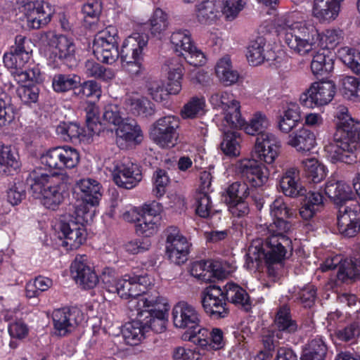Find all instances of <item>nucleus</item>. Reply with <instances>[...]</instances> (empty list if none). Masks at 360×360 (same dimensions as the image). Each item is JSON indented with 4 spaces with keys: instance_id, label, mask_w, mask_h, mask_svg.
I'll return each instance as SVG.
<instances>
[{
    "instance_id": "a19ab883",
    "label": "nucleus",
    "mask_w": 360,
    "mask_h": 360,
    "mask_svg": "<svg viewBox=\"0 0 360 360\" xmlns=\"http://www.w3.org/2000/svg\"><path fill=\"white\" fill-rule=\"evenodd\" d=\"M266 47L265 39L258 37L250 42L247 48L246 57L250 65L257 66L262 63L264 60H271L274 58V53L268 51Z\"/></svg>"
},
{
    "instance_id": "aec40b11",
    "label": "nucleus",
    "mask_w": 360,
    "mask_h": 360,
    "mask_svg": "<svg viewBox=\"0 0 360 360\" xmlns=\"http://www.w3.org/2000/svg\"><path fill=\"white\" fill-rule=\"evenodd\" d=\"M182 339L192 342L207 350H217L224 345L223 332L221 329L214 328L210 331L207 328L200 326V324L193 330L184 332Z\"/></svg>"
},
{
    "instance_id": "bb28decb",
    "label": "nucleus",
    "mask_w": 360,
    "mask_h": 360,
    "mask_svg": "<svg viewBox=\"0 0 360 360\" xmlns=\"http://www.w3.org/2000/svg\"><path fill=\"white\" fill-rule=\"evenodd\" d=\"M221 13L218 0H200L195 5V21L204 27L219 25L223 18Z\"/></svg>"
},
{
    "instance_id": "5fc2aeb1",
    "label": "nucleus",
    "mask_w": 360,
    "mask_h": 360,
    "mask_svg": "<svg viewBox=\"0 0 360 360\" xmlns=\"http://www.w3.org/2000/svg\"><path fill=\"white\" fill-rule=\"evenodd\" d=\"M311 55L313 56L311 69L314 75H321L333 70V59L325 53V50L319 49Z\"/></svg>"
},
{
    "instance_id": "c03bdc74",
    "label": "nucleus",
    "mask_w": 360,
    "mask_h": 360,
    "mask_svg": "<svg viewBox=\"0 0 360 360\" xmlns=\"http://www.w3.org/2000/svg\"><path fill=\"white\" fill-rule=\"evenodd\" d=\"M226 299L230 302L240 307L245 311L251 308V301L247 292L238 284L229 282L224 287Z\"/></svg>"
},
{
    "instance_id": "0eeeda50",
    "label": "nucleus",
    "mask_w": 360,
    "mask_h": 360,
    "mask_svg": "<svg viewBox=\"0 0 360 360\" xmlns=\"http://www.w3.org/2000/svg\"><path fill=\"white\" fill-rule=\"evenodd\" d=\"M33 181L31 186L33 196L47 209L57 210L68 195V186L58 176L34 172Z\"/></svg>"
},
{
    "instance_id": "f257e3e1",
    "label": "nucleus",
    "mask_w": 360,
    "mask_h": 360,
    "mask_svg": "<svg viewBox=\"0 0 360 360\" xmlns=\"http://www.w3.org/2000/svg\"><path fill=\"white\" fill-rule=\"evenodd\" d=\"M275 29L289 51L304 57L316 50L334 49L343 39L342 31L330 27L320 30L317 25L300 11L286 13L276 18Z\"/></svg>"
},
{
    "instance_id": "ddd939ff",
    "label": "nucleus",
    "mask_w": 360,
    "mask_h": 360,
    "mask_svg": "<svg viewBox=\"0 0 360 360\" xmlns=\"http://www.w3.org/2000/svg\"><path fill=\"white\" fill-rule=\"evenodd\" d=\"M336 87L332 81L314 82L300 96V103L305 108L314 109L328 105L334 98Z\"/></svg>"
},
{
    "instance_id": "09e8293b",
    "label": "nucleus",
    "mask_w": 360,
    "mask_h": 360,
    "mask_svg": "<svg viewBox=\"0 0 360 360\" xmlns=\"http://www.w3.org/2000/svg\"><path fill=\"white\" fill-rule=\"evenodd\" d=\"M146 330L137 314L136 319L127 323L122 330V335L125 342L129 345H139L145 337Z\"/></svg>"
},
{
    "instance_id": "e2e57ef3",
    "label": "nucleus",
    "mask_w": 360,
    "mask_h": 360,
    "mask_svg": "<svg viewBox=\"0 0 360 360\" xmlns=\"http://www.w3.org/2000/svg\"><path fill=\"white\" fill-rule=\"evenodd\" d=\"M96 206L82 200L76 205L75 211L69 219H72L75 223H79L84 226L85 224L93 220L96 214Z\"/></svg>"
},
{
    "instance_id": "774afa93",
    "label": "nucleus",
    "mask_w": 360,
    "mask_h": 360,
    "mask_svg": "<svg viewBox=\"0 0 360 360\" xmlns=\"http://www.w3.org/2000/svg\"><path fill=\"white\" fill-rule=\"evenodd\" d=\"M337 276L343 281L347 278L353 279L360 276V258L354 260L345 259L339 266Z\"/></svg>"
},
{
    "instance_id": "79ce46f5",
    "label": "nucleus",
    "mask_w": 360,
    "mask_h": 360,
    "mask_svg": "<svg viewBox=\"0 0 360 360\" xmlns=\"http://www.w3.org/2000/svg\"><path fill=\"white\" fill-rule=\"evenodd\" d=\"M101 184L90 178L80 179L76 184V189L81 193L82 200L92 205H98L101 197Z\"/></svg>"
},
{
    "instance_id": "e433bc0d",
    "label": "nucleus",
    "mask_w": 360,
    "mask_h": 360,
    "mask_svg": "<svg viewBox=\"0 0 360 360\" xmlns=\"http://www.w3.org/2000/svg\"><path fill=\"white\" fill-rule=\"evenodd\" d=\"M126 110L133 115L146 117L153 112L150 102L139 93L133 91L126 96Z\"/></svg>"
},
{
    "instance_id": "72a5a7b5",
    "label": "nucleus",
    "mask_w": 360,
    "mask_h": 360,
    "mask_svg": "<svg viewBox=\"0 0 360 360\" xmlns=\"http://www.w3.org/2000/svg\"><path fill=\"white\" fill-rule=\"evenodd\" d=\"M316 144L314 132L305 127H301L289 134L287 140V145L300 153L309 152Z\"/></svg>"
},
{
    "instance_id": "393cba45",
    "label": "nucleus",
    "mask_w": 360,
    "mask_h": 360,
    "mask_svg": "<svg viewBox=\"0 0 360 360\" xmlns=\"http://www.w3.org/2000/svg\"><path fill=\"white\" fill-rule=\"evenodd\" d=\"M236 171L252 186L264 185L269 176L268 168L254 159H243L235 165Z\"/></svg>"
},
{
    "instance_id": "37998d69",
    "label": "nucleus",
    "mask_w": 360,
    "mask_h": 360,
    "mask_svg": "<svg viewBox=\"0 0 360 360\" xmlns=\"http://www.w3.org/2000/svg\"><path fill=\"white\" fill-rule=\"evenodd\" d=\"M324 191L326 195L336 204L350 200L353 195L350 186L342 181H328L325 185Z\"/></svg>"
},
{
    "instance_id": "dca6fc26",
    "label": "nucleus",
    "mask_w": 360,
    "mask_h": 360,
    "mask_svg": "<svg viewBox=\"0 0 360 360\" xmlns=\"http://www.w3.org/2000/svg\"><path fill=\"white\" fill-rule=\"evenodd\" d=\"M18 14H22L30 28L39 29L46 25L53 13L51 6L43 1L22 2L18 6Z\"/></svg>"
},
{
    "instance_id": "4c0bfd02",
    "label": "nucleus",
    "mask_w": 360,
    "mask_h": 360,
    "mask_svg": "<svg viewBox=\"0 0 360 360\" xmlns=\"http://www.w3.org/2000/svg\"><path fill=\"white\" fill-rule=\"evenodd\" d=\"M323 207V196L318 191L309 192L299 210V214L304 220L311 219Z\"/></svg>"
},
{
    "instance_id": "de8ad7c7",
    "label": "nucleus",
    "mask_w": 360,
    "mask_h": 360,
    "mask_svg": "<svg viewBox=\"0 0 360 360\" xmlns=\"http://www.w3.org/2000/svg\"><path fill=\"white\" fill-rule=\"evenodd\" d=\"M300 121V108L296 103L288 104L278 120L279 129L285 134L295 129Z\"/></svg>"
},
{
    "instance_id": "3c124183",
    "label": "nucleus",
    "mask_w": 360,
    "mask_h": 360,
    "mask_svg": "<svg viewBox=\"0 0 360 360\" xmlns=\"http://www.w3.org/2000/svg\"><path fill=\"white\" fill-rule=\"evenodd\" d=\"M269 126V121L266 115L261 112H256L248 122L244 119V124L236 129H243L249 135L255 136L260 134Z\"/></svg>"
},
{
    "instance_id": "2eb2a0df",
    "label": "nucleus",
    "mask_w": 360,
    "mask_h": 360,
    "mask_svg": "<svg viewBox=\"0 0 360 360\" xmlns=\"http://www.w3.org/2000/svg\"><path fill=\"white\" fill-rule=\"evenodd\" d=\"M179 120L174 115L158 119L151 127L150 136L161 148H172L178 142Z\"/></svg>"
},
{
    "instance_id": "a211bd4d",
    "label": "nucleus",
    "mask_w": 360,
    "mask_h": 360,
    "mask_svg": "<svg viewBox=\"0 0 360 360\" xmlns=\"http://www.w3.org/2000/svg\"><path fill=\"white\" fill-rule=\"evenodd\" d=\"M163 207L161 203L153 201L141 207V214L136 225V231L143 237L155 235L160 226Z\"/></svg>"
},
{
    "instance_id": "8fccbe9b",
    "label": "nucleus",
    "mask_w": 360,
    "mask_h": 360,
    "mask_svg": "<svg viewBox=\"0 0 360 360\" xmlns=\"http://www.w3.org/2000/svg\"><path fill=\"white\" fill-rule=\"evenodd\" d=\"M148 25L151 34L160 38L169 27L168 14L162 8H156L148 20Z\"/></svg>"
},
{
    "instance_id": "864d4df0",
    "label": "nucleus",
    "mask_w": 360,
    "mask_h": 360,
    "mask_svg": "<svg viewBox=\"0 0 360 360\" xmlns=\"http://www.w3.org/2000/svg\"><path fill=\"white\" fill-rule=\"evenodd\" d=\"M327 347L321 338L311 340L305 346L301 360H324Z\"/></svg>"
},
{
    "instance_id": "39448f33",
    "label": "nucleus",
    "mask_w": 360,
    "mask_h": 360,
    "mask_svg": "<svg viewBox=\"0 0 360 360\" xmlns=\"http://www.w3.org/2000/svg\"><path fill=\"white\" fill-rule=\"evenodd\" d=\"M135 307L137 317L146 332L151 330L155 333H162L165 330L170 309L165 297L147 294L136 301H131L130 307Z\"/></svg>"
},
{
    "instance_id": "6ab92c4d",
    "label": "nucleus",
    "mask_w": 360,
    "mask_h": 360,
    "mask_svg": "<svg viewBox=\"0 0 360 360\" xmlns=\"http://www.w3.org/2000/svg\"><path fill=\"white\" fill-rule=\"evenodd\" d=\"M112 176L117 186L127 189L133 188L142 179L140 167L127 158L114 162Z\"/></svg>"
},
{
    "instance_id": "9d476101",
    "label": "nucleus",
    "mask_w": 360,
    "mask_h": 360,
    "mask_svg": "<svg viewBox=\"0 0 360 360\" xmlns=\"http://www.w3.org/2000/svg\"><path fill=\"white\" fill-rule=\"evenodd\" d=\"M46 38L47 44L43 53L52 67H56L58 61L68 62L75 58L76 48L72 39L53 32H47Z\"/></svg>"
},
{
    "instance_id": "338daca9",
    "label": "nucleus",
    "mask_w": 360,
    "mask_h": 360,
    "mask_svg": "<svg viewBox=\"0 0 360 360\" xmlns=\"http://www.w3.org/2000/svg\"><path fill=\"white\" fill-rule=\"evenodd\" d=\"M211 283L223 280L231 275L236 269L233 263L223 261H212L210 263Z\"/></svg>"
},
{
    "instance_id": "c756f323",
    "label": "nucleus",
    "mask_w": 360,
    "mask_h": 360,
    "mask_svg": "<svg viewBox=\"0 0 360 360\" xmlns=\"http://www.w3.org/2000/svg\"><path fill=\"white\" fill-rule=\"evenodd\" d=\"M344 1L312 0L311 15L320 23H330L338 18Z\"/></svg>"
},
{
    "instance_id": "cd10ccee",
    "label": "nucleus",
    "mask_w": 360,
    "mask_h": 360,
    "mask_svg": "<svg viewBox=\"0 0 360 360\" xmlns=\"http://www.w3.org/2000/svg\"><path fill=\"white\" fill-rule=\"evenodd\" d=\"M70 273L77 283L84 288H94L98 282V278L90 266L87 257L77 255L70 266Z\"/></svg>"
},
{
    "instance_id": "6e6d98bb",
    "label": "nucleus",
    "mask_w": 360,
    "mask_h": 360,
    "mask_svg": "<svg viewBox=\"0 0 360 360\" xmlns=\"http://www.w3.org/2000/svg\"><path fill=\"white\" fill-rule=\"evenodd\" d=\"M84 72L89 77H94L103 82H110L115 77L113 70L106 68L93 60H87L85 63Z\"/></svg>"
},
{
    "instance_id": "b1692460",
    "label": "nucleus",
    "mask_w": 360,
    "mask_h": 360,
    "mask_svg": "<svg viewBox=\"0 0 360 360\" xmlns=\"http://www.w3.org/2000/svg\"><path fill=\"white\" fill-rule=\"evenodd\" d=\"M270 214L273 219V223L269 226L261 225L259 231H279L281 233H290L292 224L283 219L284 217L291 218L295 214V211L289 208L284 199L278 197L270 205Z\"/></svg>"
},
{
    "instance_id": "20e7f679",
    "label": "nucleus",
    "mask_w": 360,
    "mask_h": 360,
    "mask_svg": "<svg viewBox=\"0 0 360 360\" xmlns=\"http://www.w3.org/2000/svg\"><path fill=\"white\" fill-rule=\"evenodd\" d=\"M30 45V42L25 37L17 35L14 44L4 55V64L17 83H41L44 80L39 65L31 63L32 51Z\"/></svg>"
},
{
    "instance_id": "49530a36",
    "label": "nucleus",
    "mask_w": 360,
    "mask_h": 360,
    "mask_svg": "<svg viewBox=\"0 0 360 360\" xmlns=\"http://www.w3.org/2000/svg\"><path fill=\"white\" fill-rule=\"evenodd\" d=\"M301 164L307 177L314 183H320L328 174L327 167L314 157L303 159Z\"/></svg>"
},
{
    "instance_id": "1a4fd4ad",
    "label": "nucleus",
    "mask_w": 360,
    "mask_h": 360,
    "mask_svg": "<svg viewBox=\"0 0 360 360\" xmlns=\"http://www.w3.org/2000/svg\"><path fill=\"white\" fill-rule=\"evenodd\" d=\"M209 102L214 109L221 111L224 127H240L244 124L240 112V103L232 94L226 91H217L211 94Z\"/></svg>"
},
{
    "instance_id": "603ef678",
    "label": "nucleus",
    "mask_w": 360,
    "mask_h": 360,
    "mask_svg": "<svg viewBox=\"0 0 360 360\" xmlns=\"http://www.w3.org/2000/svg\"><path fill=\"white\" fill-rule=\"evenodd\" d=\"M359 79L354 76H342L338 82L339 91L347 100L359 101Z\"/></svg>"
},
{
    "instance_id": "412c9836",
    "label": "nucleus",
    "mask_w": 360,
    "mask_h": 360,
    "mask_svg": "<svg viewBox=\"0 0 360 360\" xmlns=\"http://www.w3.org/2000/svg\"><path fill=\"white\" fill-rule=\"evenodd\" d=\"M200 311L193 304L179 301L176 303L172 310V320L174 328L188 332L193 330L201 323Z\"/></svg>"
},
{
    "instance_id": "ea45409f",
    "label": "nucleus",
    "mask_w": 360,
    "mask_h": 360,
    "mask_svg": "<svg viewBox=\"0 0 360 360\" xmlns=\"http://www.w3.org/2000/svg\"><path fill=\"white\" fill-rule=\"evenodd\" d=\"M300 171L297 168L288 169L281 178L279 185L282 192L287 196L297 197L303 192L300 184Z\"/></svg>"
},
{
    "instance_id": "13d9d810",
    "label": "nucleus",
    "mask_w": 360,
    "mask_h": 360,
    "mask_svg": "<svg viewBox=\"0 0 360 360\" xmlns=\"http://www.w3.org/2000/svg\"><path fill=\"white\" fill-rule=\"evenodd\" d=\"M274 322L278 328V332L283 335L294 333L297 330V324L291 319L289 308L287 306L279 309Z\"/></svg>"
},
{
    "instance_id": "4be33fe9",
    "label": "nucleus",
    "mask_w": 360,
    "mask_h": 360,
    "mask_svg": "<svg viewBox=\"0 0 360 360\" xmlns=\"http://www.w3.org/2000/svg\"><path fill=\"white\" fill-rule=\"evenodd\" d=\"M281 143L273 133H262L257 136L252 154L259 161L272 165L281 153Z\"/></svg>"
},
{
    "instance_id": "6e6552de",
    "label": "nucleus",
    "mask_w": 360,
    "mask_h": 360,
    "mask_svg": "<svg viewBox=\"0 0 360 360\" xmlns=\"http://www.w3.org/2000/svg\"><path fill=\"white\" fill-rule=\"evenodd\" d=\"M146 35L134 33L125 38L119 49L122 67L130 75L138 76L143 73L142 61L144 50L148 45Z\"/></svg>"
},
{
    "instance_id": "2f4dec72",
    "label": "nucleus",
    "mask_w": 360,
    "mask_h": 360,
    "mask_svg": "<svg viewBox=\"0 0 360 360\" xmlns=\"http://www.w3.org/2000/svg\"><path fill=\"white\" fill-rule=\"evenodd\" d=\"M338 229L345 236H354L360 229V212L352 207H341L338 216Z\"/></svg>"
},
{
    "instance_id": "a18cd8bd",
    "label": "nucleus",
    "mask_w": 360,
    "mask_h": 360,
    "mask_svg": "<svg viewBox=\"0 0 360 360\" xmlns=\"http://www.w3.org/2000/svg\"><path fill=\"white\" fill-rule=\"evenodd\" d=\"M215 74L219 80L225 86L236 83L239 78L238 72L233 69L231 60L229 56H223L217 62Z\"/></svg>"
},
{
    "instance_id": "5701e85b",
    "label": "nucleus",
    "mask_w": 360,
    "mask_h": 360,
    "mask_svg": "<svg viewBox=\"0 0 360 360\" xmlns=\"http://www.w3.org/2000/svg\"><path fill=\"white\" fill-rule=\"evenodd\" d=\"M62 246L67 250L79 248L86 239V231L84 225L75 223L72 219L61 220L57 227Z\"/></svg>"
},
{
    "instance_id": "a878e982",
    "label": "nucleus",
    "mask_w": 360,
    "mask_h": 360,
    "mask_svg": "<svg viewBox=\"0 0 360 360\" xmlns=\"http://www.w3.org/2000/svg\"><path fill=\"white\" fill-rule=\"evenodd\" d=\"M205 311L215 319L224 318L229 314L224 291L217 286L207 288L202 299Z\"/></svg>"
},
{
    "instance_id": "f704fd0d",
    "label": "nucleus",
    "mask_w": 360,
    "mask_h": 360,
    "mask_svg": "<svg viewBox=\"0 0 360 360\" xmlns=\"http://www.w3.org/2000/svg\"><path fill=\"white\" fill-rule=\"evenodd\" d=\"M220 129L223 131L224 136L220 144L221 150L227 156L231 158L238 157L241 150V143L243 141L240 133L233 131L236 128L224 127L219 124Z\"/></svg>"
},
{
    "instance_id": "f8f14e48",
    "label": "nucleus",
    "mask_w": 360,
    "mask_h": 360,
    "mask_svg": "<svg viewBox=\"0 0 360 360\" xmlns=\"http://www.w3.org/2000/svg\"><path fill=\"white\" fill-rule=\"evenodd\" d=\"M170 41L174 51L184 56L190 65L202 66L206 63L205 54L195 45L188 30L174 31L170 37Z\"/></svg>"
},
{
    "instance_id": "4d7b16f0",
    "label": "nucleus",
    "mask_w": 360,
    "mask_h": 360,
    "mask_svg": "<svg viewBox=\"0 0 360 360\" xmlns=\"http://www.w3.org/2000/svg\"><path fill=\"white\" fill-rule=\"evenodd\" d=\"M18 167V155L11 147L0 145V172L11 173Z\"/></svg>"
},
{
    "instance_id": "c85d7f7f",
    "label": "nucleus",
    "mask_w": 360,
    "mask_h": 360,
    "mask_svg": "<svg viewBox=\"0 0 360 360\" xmlns=\"http://www.w3.org/2000/svg\"><path fill=\"white\" fill-rule=\"evenodd\" d=\"M82 319L79 311H70L65 309L53 312V333L56 336L64 337L75 330Z\"/></svg>"
},
{
    "instance_id": "473e14b6",
    "label": "nucleus",
    "mask_w": 360,
    "mask_h": 360,
    "mask_svg": "<svg viewBox=\"0 0 360 360\" xmlns=\"http://www.w3.org/2000/svg\"><path fill=\"white\" fill-rule=\"evenodd\" d=\"M166 66L167 92L170 95H177L182 89L184 65L178 58H172L167 61Z\"/></svg>"
},
{
    "instance_id": "9b49d317",
    "label": "nucleus",
    "mask_w": 360,
    "mask_h": 360,
    "mask_svg": "<svg viewBox=\"0 0 360 360\" xmlns=\"http://www.w3.org/2000/svg\"><path fill=\"white\" fill-rule=\"evenodd\" d=\"M118 31L114 26H108L100 31L93 43V52L98 60L112 64L119 58Z\"/></svg>"
},
{
    "instance_id": "680f3d73",
    "label": "nucleus",
    "mask_w": 360,
    "mask_h": 360,
    "mask_svg": "<svg viewBox=\"0 0 360 360\" xmlns=\"http://www.w3.org/2000/svg\"><path fill=\"white\" fill-rule=\"evenodd\" d=\"M337 56L355 74L360 75V53L349 46L338 50Z\"/></svg>"
},
{
    "instance_id": "69168bd1",
    "label": "nucleus",
    "mask_w": 360,
    "mask_h": 360,
    "mask_svg": "<svg viewBox=\"0 0 360 360\" xmlns=\"http://www.w3.org/2000/svg\"><path fill=\"white\" fill-rule=\"evenodd\" d=\"M17 95L21 101L25 104L34 103L38 101L39 89L37 86L38 83L26 82L18 83Z\"/></svg>"
},
{
    "instance_id": "7c9ffc66",
    "label": "nucleus",
    "mask_w": 360,
    "mask_h": 360,
    "mask_svg": "<svg viewBox=\"0 0 360 360\" xmlns=\"http://www.w3.org/2000/svg\"><path fill=\"white\" fill-rule=\"evenodd\" d=\"M116 143L121 149L139 144L143 139V134L136 121L127 118L115 129Z\"/></svg>"
},
{
    "instance_id": "0e129e2a",
    "label": "nucleus",
    "mask_w": 360,
    "mask_h": 360,
    "mask_svg": "<svg viewBox=\"0 0 360 360\" xmlns=\"http://www.w3.org/2000/svg\"><path fill=\"white\" fill-rule=\"evenodd\" d=\"M26 184L20 179H15L6 190V200L12 206L18 205L25 198Z\"/></svg>"
},
{
    "instance_id": "f03ea898",
    "label": "nucleus",
    "mask_w": 360,
    "mask_h": 360,
    "mask_svg": "<svg viewBox=\"0 0 360 360\" xmlns=\"http://www.w3.org/2000/svg\"><path fill=\"white\" fill-rule=\"evenodd\" d=\"M336 131L324 146L326 159L331 163L351 164L356 160L360 149V122L353 119L345 105L337 107Z\"/></svg>"
},
{
    "instance_id": "c9c22d12",
    "label": "nucleus",
    "mask_w": 360,
    "mask_h": 360,
    "mask_svg": "<svg viewBox=\"0 0 360 360\" xmlns=\"http://www.w3.org/2000/svg\"><path fill=\"white\" fill-rule=\"evenodd\" d=\"M56 131L58 136L65 141H85L94 136L93 134H90V131L87 129H84L77 123L73 122L60 123L57 126Z\"/></svg>"
},
{
    "instance_id": "bf43d9fd",
    "label": "nucleus",
    "mask_w": 360,
    "mask_h": 360,
    "mask_svg": "<svg viewBox=\"0 0 360 360\" xmlns=\"http://www.w3.org/2000/svg\"><path fill=\"white\" fill-rule=\"evenodd\" d=\"M226 21H233L238 18L246 4L245 0H218Z\"/></svg>"
},
{
    "instance_id": "f3484780",
    "label": "nucleus",
    "mask_w": 360,
    "mask_h": 360,
    "mask_svg": "<svg viewBox=\"0 0 360 360\" xmlns=\"http://www.w3.org/2000/svg\"><path fill=\"white\" fill-rule=\"evenodd\" d=\"M191 244L181 231L174 226L166 231L165 249L169 259L174 264L181 265L188 260Z\"/></svg>"
},
{
    "instance_id": "7ed1b4c3",
    "label": "nucleus",
    "mask_w": 360,
    "mask_h": 360,
    "mask_svg": "<svg viewBox=\"0 0 360 360\" xmlns=\"http://www.w3.org/2000/svg\"><path fill=\"white\" fill-rule=\"evenodd\" d=\"M264 232L263 235L267 236L265 242L262 238H256L248 248L244 266L250 271L259 268L263 261L269 268L274 264L281 266L283 261L291 255L292 248L289 236L290 233Z\"/></svg>"
},
{
    "instance_id": "58836bf2",
    "label": "nucleus",
    "mask_w": 360,
    "mask_h": 360,
    "mask_svg": "<svg viewBox=\"0 0 360 360\" xmlns=\"http://www.w3.org/2000/svg\"><path fill=\"white\" fill-rule=\"evenodd\" d=\"M323 207V196L318 191L309 192L299 210V214L304 220L311 219Z\"/></svg>"
},
{
    "instance_id": "052dcab7",
    "label": "nucleus",
    "mask_w": 360,
    "mask_h": 360,
    "mask_svg": "<svg viewBox=\"0 0 360 360\" xmlns=\"http://www.w3.org/2000/svg\"><path fill=\"white\" fill-rule=\"evenodd\" d=\"M80 77L76 75L58 74L52 79L53 89L58 93L66 92L77 87Z\"/></svg>"
},
{
    "instance_id": "4468645a",
    "label": "nucleus",
    "mask_w": 360,
    "mask_h": 360,
    "mask_svg": "<svg viewBox=\"0 0 360 360\" xmlns=\"http://www.w3.org/2000/svg\"><path fill=\"white\" fill-rule=\"evenodd\" d=\"M79 153L70 146L55 147L49 149L41 156V162L51 170L58 172L75 168L79 162Z\"/></svg>"
},
{
    "instance_id": "423d86ee",
    "label": "nucleus",
    "mask_w": 360,
    "mask_h": 360,
    "mask_svg": "<svg viewBox=\"0 0 360 360\" xmlns=\"http://www.w3.org/2000/svg\"><path fill=\"white\" fill-rule=\"evenodd\" d=\"M101 279L107 291L124 300L142 295L155 284L154 278L148 274H126L118 278L115 270L109 267L103 269Z\"/></svg>"
}]
</instances>
